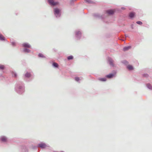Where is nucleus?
<instances>
[{
    "label": "nucleus",
    "instance_id": "c85d7f7f",
    "mask_svg": "<svg viewBox=\"0 0 152 152\" xmlns=\"http://www.w3.org/2000/svg\"><path fill=\"white\" fill-rule=\"evenodd\" d=\"M124 63H125V64L126 63V62H127V61H124Z\"/></svg>",
    "mask_w": 152,
    "mask_h": 152
},
{
    "label": "nucleus",
    "instance_id": "6ab92c4d",
    "mask_svg": "<svg viewBox=\"0 0 152 152\" xmlns=\"http://www.w3.org/2000/svg\"><path fill=\"white\" fill-rule=\"evenodd\" d=\"M99 80H100L104 81H105L106 80V79L105 78H100L99 79Z\"/></svg>",
    "mask_w": 152,
    "mask_h": 152
},
{
    "label": "nucleus",
    "instance_id": "4468645a",
    "mask_svg": "<svg viewBox=\"0 0 152 152\" xmlns=\"http://www.w3.org/2000/svg\"><path fill=\"white\" fill-rule=\"evenodd\" d=\"M147 87L149 89H152V86L149 83L147 84Z\"/></svg>",
    "mask_w": 152,
    "mask_h": 152
},
{
    "label": "nucleus",
    "instance_id": "f3484780",
    "mask_svg": "<svg viewBox=\"0 0 152 152\" xmlns=\"http://www.w3.org/2000/svg\"><path fill=\"white\" fill-rule=\"evenodd\" d=\"M23 51L24 52L27 53H29L30 52V50H29L27 48H25L24 49Z\"/></svg>",
    "mask_w": 152,
    "mask_h": 152
},
{
    "label": "nucleus",
    "instance_id": "412c9836",
    "mask_svg": "<svg viewBox=\"0 0 152 152\" xmlns=\"http://www.w3.org/2000/svg\"><path fill=\"white\" fill-rule=\"evenodd\" d=\"M81 78L80 79L79 77H76L75 78V80L77 82H78L79 80H81Z\"/></svg>",
    "mask_w": 152,
    "mask_h": 152
},
{
    "label": "nucleus",
    "instance_id": "7ed1b4c3",
    "mask_svg": "<svg viewBox=\"0 0 152 152\" xmlns=\"http://www.w3.org/2000/svg\"><path fill=\"white\" fill-rule=\"evenodd\" d=\"M48 2L51 5L55 6L58 4V2H54V0H48Z\"/></svg>",
    "mask_w": 152,
    "mask_h": 152
},
{
    "label": "nucleus",
    "instance_id": "393cba45",
    "mask_svg": "<svg viewBox=\"0 0 152 152\" xmlns=\"http://www.w3.org/2000/svg\"><path fill=\"white\" fill-rule=\"evenodd\" d=\"M86 2H87V3H91L92 1L90 0H85V1Z\"/></svg>",
    "mask_w": 152,
    "mask_h": 152
},
{
    "label": "nucleus",
    "instance_id": "dca6fc26",
    "mask_svg": "<svg viewBox=\"0 0 152 152\" xmlns=\"http://www.w3.org/2000/svg\"><path fill=\"white\" fill-rule=\"evenodd\" d=\"M25 76L26 77H28L31 76V74L29 73H27L25 74Z\"/></svg>",
    "mask_w": 152,
    "mask_h": 152
},
{
    "label": "nucleus",
    "instance_id": "ddd939ff",
    "mask_svg": "<svg viewBox=\"0 0 152 152\" xmlns=\"http://www.w3.org/2000/svg\"><path fill=\"white\" fill-rule=\"evenodd\" d=\"M5 40V38L1 34H0V40Z\"/></svg>",
    "mask_w": 152,
    "mask_h": 152
},
{
    "label": "nucleus",
    "instance_id": "aec40b11",
    "mask_svg": "<svg viewBox=\"0 0 152 152\" xmlns=\"http://www.w3.org/2000/svg\"><path fill=\"white\" fill-rule=\"evenodd\" d=\"M12 76L14 77H16L17 76L16 74L14 72H12Z\"/></svg>",
    "mask_w": 152,
    "mask_h": 152
},
{
    "label": "nucleus",
    "instance_id": "423d86ee",
    "mask_svg": "<svg viewBox=\"0 0 152 152\" xmlns=\"http://www.w3.org/2000/svg\"><path fill=\"white\" fill-rule=\"evenodd\" d=\"M116 72H115L113 74H110L109 75H107L106 76V77L109 78H112L115 75Z\"/></svg>",
    "mask_w": 152,
    "mask_h": 152
},
{
    "label": "nucleus",
    "instance_id": "9b49d317",
    "mask_svg": "<svg viewBox=\"0 0 152 152\" xmlns=\"http://www.w3.org/2000/svg\"><path fill=\"white\" fill-rule=\"evenodd\" d=\"M131 48V46H128L127 47H124L123 48V50L124 51H125L128 50L129 49Z\"/></svg>",
    "mask_w": 152,
    "mask_h": 152
},
{
    "label": "nucleus",
    "instance_id": "f257e3e1",
    "mask_svg": "<svg viewBox=\"0 0 152 152\" xmlns=\"http://www.w3.org/2000/svg\"><path fill=\"white\" fill-rule=\"evenodd\" d=\"M61 10L58 8L54 9V12L56 17H59L61 15Z\"/></svg>",
    "mask_w": 152,
    "mask_h": 152
},
{
    "label": "nucleus",
    "instance_id": "cd10ccee",
    "mask_svg": "<svg viewBox=\"0 0 152 152\" xmlns=\"http://www.w3.org/2000/svg\"><path fill=\"white\" fill-rule=\"evenodd\" d=\"M94 16H98L99 15H96V14H95L94 15Z\"/></svg>",
    "mask_w": 152,
    "mask_h": 152
},
{
    "label": "nucleus",
    "instance_id": "a878e982",
    "mask_svg": "<svg viewBox=\"0 0 152 152\" xmlns=\"http://www.w3.org/2000/svg\"><path fill=\"white\" fill-rule=\"evenodd\" d=\"M136 23L139 25H141L142 24V23L140 21H137Z\"/></svg>",
    "mask_w": 152,
    "mask_h": 152
},
{
    "label": "nucleus",
    "instance_id": "0eeeda50",
    "mask_svg": "<svg viewBox=\"0 0 152 152\" xmlns=\"http://www.w3.org/2000/svg\"><path fill=\"white\" fill-rule=\"evenodd\" d=\"M23 46L25 48H30L31 47L30 45L28 43H24L23 44Z\"/></svg>",
    "mask_w": 152,
    "mask_h": 152
},
{
    "label": "nucleus",
    "instance_id": "9d476101",
    "mask_svg": "<svg viewBox=\"0 0 152 152\" xmlns=\"http://www.w3.org/2000/svg\"><path fill=\"white\" fill-rule=\"evenodd\" d=\"M81 34V33L80 31H77L76 32V35L77 37H80V36Z\"/></svg>",
    "mask_w": 152,
    "mask_h": 152
},
{
    "label": "nucleus",
    "instance_id": "1a4fd4ad",
    "mask_svg": "<svg viewBox=\"0 0 152 152\" xmlns=\"http://www.w3.org/2000/svg\"><path fill=\"white\" fill-rule=\"evenodd\" d=\"M1 140L3 142H6L7 140V138L5 136H2L1 137Z\"/></svg>",
    "mask_w": 152,
    "mask_h": 152
},
{
    "label": "nucleus",
    "instance_id": "39448f33",
    "mask_svg": "<svg viewBox=\"0 0 152 152\" xmlns=\"http://www.w3.org/2000/svg\"><path fill=\"white\" fill-rule=\"evenodd\" d=\"M108 60L109 62V64L110 65L112 66L113 65V61L110 58L108 57Z\"/></svg>",
    "mask_w": 152,
    "mask_h": 152
},
{
    "label": "nucleus",
    "instance_id": "2eb2a0df",
    "mask_svg": "<svg viewBox=\"0 0 152 152\" xmlns=\"http://www.w3.org/2000/svg\"><path fill=\"white\" fill-rule=\"evenodd\" d=\"M134 15H135V13L134 12H132L130 13L129 14V16L131 18H132L134 16Z\"/></svg>",
    "mask_w": 152,
    "mask_h": 152
},
{
    "label": "nucleus",
    "instance_id": "4be33fe9",
    "mask_svg": "<svg viewBox=\"0 0 152 152\" xmlns=\"http://www.w3.org/2000/svg\"><path fill=\"white\" fill-rule=\"evenodd\" d=\"M67 58L68 60L72 59L73 58V57L72 56H69Z\"/></svg>",
    "mask_w": 152,
    "mask_h": 152
},
{
    "label": "nucleus",
    "instance_id": "f8f14e48",
    "mask_svg": "<svg viewBox=\"0 0 152 152\" xmlns=\"http://www.w3.org/2000/svg\"><path fill=\"white\" fill-rule=\"evenodd\" d=\"M127 68L129 70H132L133 69V66L131 65H129L127 66Z\"/></svg>",
    "mask_w": 152,
    "mask_h": 152
},
{
    "label": "nucleus",
    "instance_id": "a211bd4d",
    "mask_svg": "<svg viewBox=\"0 0 152 152\" xmlns=\"http://www.w3.org/2000/svg\"><path fill=\"white\" fill-rule=\"evenodd\" d=\"M53 65L54 66L56 67H58V64L56 63H53Z\"/></svg>",
    "mask_w": 152,
    "mask_h": 152
},
{
    "label": "nucleus",
    "instance_id": "6e6552de",
    "mask_svg": "<svg viewBox=\"0 0 152 152\" xmlns=\"http://www.w3.org/2000/svg\"><path fill=\"white\" fill-rule=\"evenodd\" d=\"M106 12L110 15L113 14L114 13V11L113 10H110L107 11Z\"/></svg>",
    "mask_w": 152,
    "mask_h": 152
},
{
    "label": "nucleus",
    "instance_id": "f03ea898",
    "mask_svg": "<svg viewBox=\"0 0 152 152\" xmlns=\"http://www.w3.org/2000/svg\"><path fill=\"white\" fill-rule=\"evenodd\" d=\"M17 89H16L17 92L19 94H21L24 92V88L23 86H20L18 85L17 86Z\"/></svg>",
    "mask_w": 152,
    "mask_h": 152
},
{
    "label": "nucleus",
    "instance_id": "20e7f679",
    "mask_svg": "<svg viewBox=\"0 0 152 152\" xmlns=\"http://www.w3.org/2000/svg\"><path fill=\"white\" fill-rule=\"evenodd\" d=\"M38 146L41 148H45L47 146L46 144L43 143H41L39 144Z\"/></svg>",
    "mask_w": 152,
    "mask_h": 152
},
{
    "label": "nucleus",
    "instance_id": "bb28decb",
    "mask_svg": "<svg viewBox=\"0 0 152 152\" xmlns=\"http://www.w3.org/2000/svg\"><path fill=\"white\" fill-rule=\"evenodd\" d=\"M12 44L13 46H14L15 45V42H12Z\"/></svg>",
    "mask_w": 152,
    "mask_h": 152
},
{
    "label": "nucleus",
    "instance_id": "5701e85b",
    "mask_svg": "<svg viewBox=\"0 0 152 152\" xmlns=\"http://www.w3.org/2000/svg\"><path fill=\"white\" fill-rule=\"evenodd\" d=\"M38 56L39 57H44V56L41 53H39V54Z\"/></svg>",
    "mask_w": 152,
    "mask_h": 152
},
{
    "label": "nucleus",
    "instance_id": "b1692460",
    "mask_svg": "<svg viewBox=\"0 0 152 152\" xmlns=\"http://www.w3.org/2000/svg\"><path fill=\"white\" fill-rule=\"evenodd\" d=\"M4 68V66L2 65H0V69H3Z\"/></svg>",
    "mask_w": 152,
    "mask_h": 152
}]
</instances>
